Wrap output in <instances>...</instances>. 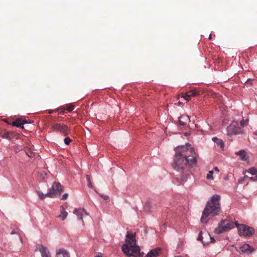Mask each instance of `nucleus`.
Instances as JSON below:
<instances>
[{
  "mask_svg": "<svg viewBox=\"0 0 257 257\" xmlns=\"http://www.w3.org/2000/svg\"><path fill=\"white\" fill-rule=\"evenodd\" d=\"M56 257H70L69 252L64 249L60 248L56 250Z\"/></svg>",
  "mask_w": 257,
  "mask_h": 257,
  "instance_id": "obj_15",
  "label": "nucleus"
},
{
  "mask_svg": "<svg viewBox=\"0 0 257 257\" xmlns=\"http://www.w3.org/2000/svg\"><path fill=\"white\" fill-rule=\"evenodd\" d=\"M0 137L12 141L16 137V134L14 132L1 131L0 132Z\"/></svg>",
  "mask_w": 257,
  "mask_h": 257,
  "instance_id": "obj_10",
  "label": "nucleus"
},
{
  "mask_svg": "<svg viewBox=\"0 0 257 257\" xmlns=\"http://www.w3.org/2000/svg\"><path fill=\"white\" fill-rule=\"evenodd\" d=\"M86 179L88 181V182L90 181V177H89V176L88 175H86Z\"/></svg>",
  "mask_w": 257,
  "mask_h": 257,
  "instance_id": "obj_32",
  "label": "nucleus"
},
{
  "mask_svg": "<svg viewBox=\"0 0 257 257\" xmlns=\"http://www.w3.org/2000/svg\"><path fill=\"white\" fill-rule=\"evenodd\" d=\"M247 179H249L251 180V181H257V175L255 176L254 177H249Z\"/></svg>",
  "mask_w": 257,
  "mask_h": 257,
  "instance_id": "obj_28",
  "label": "nucleus"
},
{
  "mask_svg": "<svg viewBox=\"0 0 257 257\" xmlns=\"http://www.w3.org/2000/svg\"><path fill=\"white\" fill-rule=\"evenodd\" d=\"M60 212L61 214H60L58 217L61 218L62 220H64L66 219L68 213L62 206L61 207Z\"/></svg>",
  "mask_w": 257,
  "mask_h": 257,
  "instance_id": "obj_22",
  "label": "nucleus"
},
{
  "mask_svg": "<svg viewBox=\"0 0 257 257\" xmlns=\"http://www.w3.org/2000/svg\"><path fill=\"white\" fill-rule=\"evenodd\" d=\"M236 223L228 219H224L221 220L218 224V227L215 229L214 233L216 234H221L224 232L227 231L234 227Z\"/></svg>",
  "mask_w": 257,
  "mask_h": 257,
  "instance_id": "obj_5",
  "label": "nucleus"
},
{
  "mask_svg": "<svg viewBox=\"0 0 257 257\" xmlns=\"http://www.w3.org/2000/svg\"><path fill=\"white\" fill-rule=\"evenodd\" d=\"M37 193L41 199H44L45 197H48V196L46 195V194H44L43 193L39 191H37Z\"/></svg>",
  "mask_w": 257,
  "mask_h": 257,
  "instance_id": "obj_23",
  "label": "nucleus"
},
{
  "mask_svg": "<svg viewBox=\"0 0 257 257\" xmlns=\"http://www.w3.org/2000/svg\"><path fill=\"white\" fill-rule=\"evenodd\" d=\"M197 240L201 241L204 245L215 241L214 238L212 237L209 232L206 230L199 232Z\"/></svg>",
  "mask_w": 257,
  "mask_h": 257,
  "instance_id": "obj_8",
  "label": "nucleus"
},
{
  "mask_svg": "<svg viewBox=\"0 0 257 257\" xmlns=\"http://www.w3.org/2000/svg\"><path fill=\"white\" fill-rule=\"evenodd\" d=\"M126 242L122 246L123 252L128 256L143 257L144 253L140 252V247L136 245L135 234L127 232L126 235ZM161 248L157 247L152 249L145 257H157L161 253Z\"/></svg>",
  "mask_w": 257,
  "mask_h": 257,
  "instance_id": "obj_2",
  "label": "nucleus"
},
{
  "mask_svg": "<svg viewBox=\"0 0 257 257\" xmlns=\"http://www.w3.org/2000/svg\"><path fill=\"white\" fill-rule=\"evenodd\" d=\"M212 140L216 144V146L218 148L221 149L224 148V144L222 140L218 139L217 137H213Z\"/></svg>",
  "mask_w": 257,
  "mask_h": 257,
  "instance_id": "obj_17",
  "label": "nucleus"
},
{
  "mask_svg": "<svg viewBox=\"0 0 257 257\" xmlns=\"http://www.w3.org/2000/svg\"><path fill=\"white\" fill-rule=\"evenodd\" d=\"M73 213L77 216L79 219L82 220L88 216L87 213L84 209H76L74 210Z\"/></svg>",
  "mask_w": 257,
  "mask_h": 257,
  "instance_id": "obj_13",
  "label": "nucleus"
},
{
  "mask_svg": "<svg viewBox=\"0 0 257 257\" xmlns=\"http://www.w3.org/2000/svg\"><path fill=\"white\" fill-rule=\"evenodd\" d=\"M55 110H49V114H51L53 113V111H54Z\"/></svg>",
  "mask_w": 257,
  "mask_h": 257,
  "instance_id": "obj_33",
  "label": "nucleus"
},
{
  "mask_svg": "<svg viewBox=\"0 0 257 257\" xmlns=\"http://www.w3.org/2000/svg\"><path fill=\"white\" fill-rule=\"evenodd\" d=\"M68 196V194L67 193H65L63 195L61 200H66L67 199Z\"/></svg>",
  "mask_w": 257,
  "mask_h": 257,
  "instance_id": "obj_29",
  "label": "nucleus"
},
{
  "mask_svg": "<svg viewBox=\"0 0 257 257\" xmlns=\"http://www.w3.org/2000/svg\"><path fill=\"white\" fill-rule=\"evenodd\" d=\"M105 200H107L108 198H109V197L107 195H101V196Z\"/></svg>",
  "mask_w": 257,
  "mask_h": 257,
  "instance_id": "obj_30",
  "label": "nucleus"
},
{
  "mask_svg": "<svg viewBox=\"0 0 257 257\" xmlns=\"http://www.w3.org/2000/svg\"><path fill=\"white\" fill-rule=\"evenodd\" d=\"M95 257H102V256L98 255L95 256Z\"/></svg>",
  "mask_w": 257,
  "mask_h": 257,
  "instance_id": "obj_37",
  "label": "nucleus"
},
{
  "mask_svg": "<svg viewBox=\"0 0 257 257\" xmlns=\"http://www.w3.org/2000/svg\"><path fill=\"white\" fill-rule=\"evenodd\" d=\"M237 251L239 253H244L248 254L253 251V249L249 244H244L240 246L238 249H237Z\"/></svg>",
  "mask_w": 257,
  "mask_h": 257,
  "instance_id": "obj_11",
  "label": "nucleus"
},
{
  "mask_svg": "<svg viewBox=\"0 0 257 257\" xmlns=\"http://www.w3.org/2000/svg\"><path fill=\"white\" fill-rule=\"evenodd\" d=\"M213 173V171L212 170L209 171L207 175V176H206L207 179L212 180L213 179V176H212Z\"/></svg>",
  "mask_w": 257,
  "mask_h": 257,
  "instance_id": "obj_25",
  "label": "nucleus"
},
{
  "mask_svg": "<svg viewBox=\"0 0 257 257\" xmlns=\"http://www.w3.org/2000/svg\"><path fill=\"white\" fill-rule=\"evenodd\" d=\"M14 233H15V231H13V232L11 233V234H14Z\"/></svg>",
  "mask_w": 257,
  "mask_h": 257,
  "instance_id": "obj_39",
  "label": "nucleus"
},
{
  "mask_svg": "<svg viewBox=\"0 0 257 257\" xmlns=\"http://www.w3.org/2000/svg\"><path fill=\"white\" fill-rule=\"evenodd\" d=\"M88 186L89 187H90V188H92V183H91V181L88 182Z\"/></svg>",
  "mask_w": 257,
  "mask_h": 257,
  "instance_id": "obj_31",
  "label": "nucleus"
},
{
  "mask_svg": "<svg viewBox=\"0 0 257 257\" xmlns=\"http://www.w3.org/2000/svg\"><path fill=\"white\" fill-rule=\"evenodd\" d=\"M172 168L178 173L182 180H185L190 175V168L197 163L196 154L190 145L177 147Z\"/></svg>",
  "mask_w": 257,
  "mask_h": 257,
  "instance_id": "obj_1",
  "label": "nucleus"
},
{
  "mask_svg": "<svg viewBox=\"0 0 257 257\" xmlns=\"http://www.w3.org/2000/svg\"><path fill=\"white\" fill-rule=\"evenodd\" d=\"M246 172L250 173L252 175H257V170L254 167H251L247 170H245L243 172V174L245 175Z\"/></svg>",
  "mask_w": 257,
  "mask_h": 257,
  "instance_id": "obj_20",
  "label": "nucleus"
},
{
  "mask_svg": "<svg viewBox=\"0 0 257 257\" xmlns=\"http://www.w3.org/2000/svg\"><path fill=\"white\" fill-rule=\"evenodd\" d=\"M63 191V188L60 183L54 182L51 188L49 189L46 195L48 197L54 198L59 196Z\"/></svg>",
  "mask_w": 257,
  "mask_h": 257,
  "instance_id": "obj_6",
  "label": "nucleus"
},
{
  "mask_svg": "<svg viewBox=\"0 0 257 257\" xmlns=\"http://www.w3.org/2000/svg\"><path fill=\"white\" fill-rule=\"evenodd\" d=\"M253 135L257 136V130L253 133Z\"/></svg>",
  "mask_w": 257,
  "mask_h": 257,
  "instance_id": "obj_34",
  "label": "nucleus"
},
{
  "mask_svg": "<svg viewBox=\"0 0 257 257\" xmlns=\"http://www.w3.org/2000/svg\"><path fill=\"white\" fill-rule=\"evenodd\" d=\"M220 196L217 194L212 196L209 200L204 208L201 218V222L203 223H207V218L208 216L214 217L219 214L221 211L220 203Z\"/></svg>",
  "mask_w": 257,
  "mask_h": 257,
  "instance_id": "obj_3",
  "label": "nucleus"
},
{
  "mask_svg": "<svg viewBox=\"0 0 257 257\" xmlns=\"http://www.w3.org/2000/svg\"><path fill=\"white\" fill-rule=\"evenodd\" d=\"M52 129L55 131L59 132L66 136L68 135L69 130L67 125L61 123H55L52 126Z\"/></svg>",
  "mask_w": 257,
  "mask_h": 257,
  "instance_id": "obj_9",
  "label": "nucleus"
},
{
  "mask_svg": "<svg viewBox=\"0 0 257 257\" xmlns=\"http://www.w3.org/2000/svg\"><path fill=\"white\" fill-rule=\"evenodd\" d=\"M209 39H211V35L209 36Z\"/></svg>",
  "mask_w": 257,
  "mask_h": 257,
  "instance_id": "obj_38",
  "label": "nucleus"
},
{
  "mask_svg": "<svg viewBox=\"0 0 257 257\" xmlns=\"http://www.w3.org/2000/svg\"><path fill=\"white\" fill-rule=\"evenodd\" d=\"M20 240H21V241L22 242H23V239H22V238L21 237H20Z\"/></svg>",
  "mask_w": 257,
  "mask_h": 257,
  "instance_id": "obj_36",
  "label": "nucleus"
},
{
  "mask_svg": "<svg viewBox=\"0 0 257 257\" xmlns=\"http://www.w3.org/2000/svg\"><path fill=\"white\" fill-rule=\"evenodd\" d=\"M248 119H243L240 122L237 121H233L227 127L228 135H237L243 133V127L247 125Z\"/></svg>",
  "mask_w": 257,
  "mask_h": 257,
  "instance_id": "obj_4",
  "label": "nucleus"
},
{
  "mask_svg": "<svg viewBox=\"0 0 257 257\" xmlns=\"http://www.w3.org/2000/svg\"><path fill=\"white\" fill-rule=\"evenodd\" d=\"M74 109V105L71 104H66L64 107H60L59 108H58V110H60L62 111H64L65 110H67L69 112L72 111Z\"/></svg>",
  "mask_w": 257,
  "mask_h": 257,
  "instance_id": "obj_18",
  "label": "nucleus"
},
{
  "mask_svg": "<svg viewBox=\"0 0 257 257\" xmlns=\"http://www.w3.org/2000/svg\"><path fill=\"white\" fill-rule=\"evenodd\" d=\"M248 178V176L246 175V174L244 175V176L243 178H240L238 180V182L239 183H241L243 180H247V179Z\"/></svg>",
  "mask_w": 257,
  "mask_h": 257,
  "instance_id": "obj_27",
  "label": "nucleus"
},
{
  "mask_svg": "<svg viewBox=\"0 0 257 257\" xmlns=\"http://www.w3.org/2000/svg\"><path fill=\"white\" fill-rule=\"evenodd\" d=\"M235 154V155L239 156L241 160L242 161H246L248 159V157H246V152L244 150H240L239 152H236Z\"/></svg>",
  "mask_w": 257,
  "mask_h": 257,
  "instance_id": "obj_19",
  "label": "nucleus"
},
{
  "mask_svg": "<svg viewBox=\"0 0 257 257\" xmlns=\"http://www.w3.org/2000/svg\"><path fill=\"white\" fill-rule=\"evenodd\" d=\"M36 248L41 252L42 257L50 256V253L47 247L41 244H38Z\"/></svg>",
  "mask_w": 257,
  "mask_h": 257,
  "instance_id": "obj_12",
  "label": "nucleus"
},
{
  "mask_svg": "<svg viewBox=\"0 0 257 257\" xmlns=\"http://www.w3.org/2000/svg\"><path fill=\"white\" fill-rule=\"evenodd\" d=\"M181 97H183L184 99L187 100V101H189L191 98L190 96L187 95V92H186V93H182Z\"/></svg>",
  "mask_w": 257,
  "mask_h": 257,
  "instance_id": "obj_24",
  "label": "nucleus"
},
{
  "mask_svg": "<svg viewBox=\"0 0 257 257\" xmlns=\"http://www.w3.org/2000/svg\"><path fill=\"white\" fill-rule=\"evenodd\" d=\"M187 95L191 97H195L199 94V91L196 89H193L188 91Z\"/></svg>",
  "mask_w": 257,
  "mask_h": 257,
  "instance_id": "obj_21",
  "label": "nucleus"
},
{
  "mask_svg": "<svg viewBox=\"0 0 257 257\" xmlns=\"http://www.w3.org/2000/svg\"><path fill=\"white\" fill-rule=\"evenodd\" d=\"M214 169L215 170H216V171H218V172L219 171V170H218V169L217 167H215V168H214Z\"/></svg>",
  "mask_w": 257,
  "mask_h": 257,
  "instance_id": "obj_35",
  "label": "nucleus"
},
{
  "mask_svg": "<svg viewBox=\"0 0 257 257\" xmlns=\"http://www.w3.org/2000/svg\"><path fill=\"white\" fill-rule=\"evenodd\" d=\"M178 121L180 125L184 126L190 122V118L188 115L183 114L179 117Z\"/></svg>",
  "mask_w": 257,
  "mask_h": 257,
  "instance_id": "obj_14",
  "label": "nucleus"
},
{
  "mask_svg": "<svg viewBox=\"0 0 257 257\" xmlns=\"http://www.w3.org/2000/svg\"><path fill=\"white\" fill-rule=\"evenodd\" d=\"M27 123V121L25 120H22L20 118H18L16 120L13 121L11 124L13 126H15L18 127L23 128V125Z\"/></svg>",
  "mask_w": 257,
  "mask_h": 257,
  "instance_id": "obj_16",
  "label": "nucleus"
},
{
  "mask_svg": "<svg viewBox=\"0 0 257 257\" xmlns=\"http://www.w3.org/2000/svg\"><path fill=\"white\" fill-rule=\"evenodd\" d=\"M238 229V233L240 236H250L254 233V229L251 227L243 224H236Z\"/></svg>",
  "mask_w": 257,
  "mask_h": 257,
  "instance_id": "obj_7",
  "label": "nucleus"
},
{
  "mask_svg": "<svg viewBox=\"0 0 257 257\" xmlns=\"http://www.w3.org/2000/svg\"><path fill=\"white\" fill-rule=\"evenodd\" d=\"M72 141V140L68 137H66L64 139V143L66 145H69L70 143Z\"/></svg>",
  "mask_w": 257,
  "mask_h": 257,
  "instance_id": "obj_26",
  "label": "nucleus"
}]
</instances>
